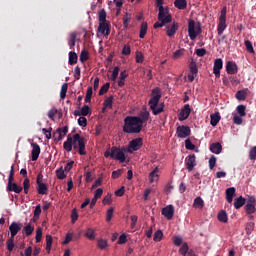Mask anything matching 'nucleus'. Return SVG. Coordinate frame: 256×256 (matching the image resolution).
<instances>
[{
	"instance_id": "nucleus-1",
	"label": "nucleus",
	"mask_w": 256,
	"mask_h": 256,
	"mask_svg": "<svg viewBox=\"0 0 256 256\" xmlns=\"http://www.w3.org/2000/svg\"><path fill=\"white\" fill-rule=\"evenodd\" d=\"M85 145V139L80 134H74L73 137L71 135L67 136V140L63 143V148L67 153H71L74 150L78 151L79 155H87Z\"/></svg>"
},
{
	"instance_id": "nucleus-2",
	"label": "nucleus",
	"mask_w": 256,
	"mask_h": 256,
	"mask_svg": "<svg viewBox=\"0 0 256 256\" xmlns=\"http://www.w3.org/2000/svg\"><path fill=\"white\" fill-rule=\"evenodd\" d=\"M159 101H161V88L156 87L152 89L150 100L148 101V105L153 115H160V113H163L165 109V104H159Z\"/></svg>"
},
{
	"instance_id": "nucleus-3",
	"label": "nucleus",
	"mask_w": 256,
	"mask_h": 256,
	"mask_svg": "<svg viewBox=\"0 0 256 256\" xmlns=\"http://www.w3.org/2000/svg\"><path fill=\"white\" fill-rule=\"evenodd\" d=\"M143 124L139 116H127L124 119L123 131L124 133H141Z\"/></svg>"
},
{
	"instance_id": "nucleus-4",
	"label": "nucleus",
	"mask_w": 256,
	"mask_h": 256,
	"mask_svg": "<svg viewBox=\"0 0 256 256\" xmlns=\"http://www.w3.org/2000/svg\"><path fill=\"white\" fill-rule=\"evenodd\" d=\"M15 168L12 166L9 177H8V191H13L14 193H21L23 191V187L17 185V183H13V180L15 179Z\"/></svg>"
},
{
	"instance_id": "nucleus-5",
	"label": "nucleus",
	"mask_w": 256,
	"mask_h": 256,
	"mask_svg": "<svg viewBox=\"0 0 256 256\" xmlns=\"http://www.w3.org/2000/svg\"><path fill=\"white\" fill-rule=\"evenodd\" d=\"M188 35L191 41H195L198 35H201V25L195 26L194 20L188 22Z\"/></svg>"
},
{
	"instance_id": "nucleus-6",
	"label": "nucleus",
	"mask_w": 256,
	"mask_h": 256,
	"mask_svg": "<svg viewBox=\"0 0 256 256\" xmlns=\"http://www.w3.org/2000/svg\"><path fill=\"white\" fill-rule=\"evenodd\" d=\"M227 29V7L222 8L217 27L218 35H223V31Z\"/></svg>"
},
{
	"instance_id": "nucleus-7",
	"label": "nucleus",
	"mask_w": 256,
	"mask_h": 256,
	"mask_svg": "<svg viewBox=\"0 0 256 256\" xmlns=\"http://www.w3.org/2000/svg\"><path fill=\"white\" fill-rule=\"evenodd\" d=\"M111 159H115V161H120L121 163H125L127 159L125 157V152L121 150V148H117V146H113L111 148Z\"/></svg>"
},
{
	"instance_id": "nucleus-8",
	"label": "nucleus",
	"mask_w": 256,
	"mask_h": 256,
	"mask_svg": "<svg viewBox=\"0 0 256 256\" xmlns=\"http://www.w3.org/2000/svg\"><path fill=\"white\" fill-rule=\"evenodd\" d=\"M158 10H159L158 20L162 21L163 23H171L173 18L169 14V8L160 6V8H158Z\"/></svg>"
},
{
	"instance_id": "nucleus-9",
	"label": "nucleus",
	"mask_w": 256,
	"mask_h": 256,
	"mask_svg": "<svg viewBox=\"0 0 256 256\" xmlns=\"http://www.w3.org/2000/svg\"><path fill=\"white\" fill-rule=\"evenodd\" d=\"M176 135L179 139H187L191 135V128L189 126H178L176 129Z\"/></svg>"
},
{
	"instance_id": "nucleus-10",
	"label": "nucleus",
	"mask_w": 256,
	"mask_h": 256,
	"mask_svg": "<svg viewBox=\"0 0 256 256\" xmlns=\"http://www.w3.org/2000/svg\"><path fill=\"white\" fill-rule=\"evenodd\" d=\"M67 133H69V127L64 126L62 128H58L53 134L54 141L56 143H59V141H63V138L67 135Z\"/></svg>"
},
{
	"instance_id": "nucleus-11",
	"label": "nucleus",
	"mask_w": 256,
	"mask_h": 256,
	"mask_svg": "<svg viewBox=\"0 0 256 256\" xmlns=\"http://www.w3.org/2000/svg\"><path fill=\"white\" fill-rule=\"evenodd\" d=\"M221 69H223V59L217 58L214 61V67H213V73L216 79H219V77H221Z\"/></svg>"
},
{
	"instance_id": "nucleus-12",
	"label": "nucleus",
	"mask_w": 256,
	"mask_h": 256,
	"mask_svg": "<svg viewBox=\"0 0 256 256\" xmlns=\"http://www.w3.org/2000/svg\"><path fill=\"white\" fill-rule=\"evenodd\" d=\"M196 159L197 158H196L195 154H191L186 157L185 166L188 171H193V169H195V165H197Z\"/></svg>"
},
{
	"instance_id": "nucleus-13",
	"label": "nucleus",
	"mask_w": 256,
	"mask_h": 256,
	"mask_svg": "<svg viewBox=\"0 0 256 256\" xmlns=\"http://www.w3.org/2000/svg\"><path fill=\"white\" fill-rule=\"evenodd\" d=\"M190 115H191V106L189 104H186L181 109L178 119L179 121H185L186 119H189Z\"/></svg>"
},
{
	"instance_id": "nucleus-14",
	"label": "nucleus",
	"mask_w": 256,
	"mask_h": 256,
	"mask_svg": "<svg viewBox=\"0 0 256 256\" xmlns=\"http://www.w3.org/2000/svg\"><path fill=\"white\" fill-rule=\"evenodd\" d=\"M238 71L239 67H237V63L233 61H228L226 63V72L228 73V75H237Z\"/></svg>"
},
{
	"instance_id": "nucleus-15",
	"label": "nucleus",
	"mask_w": 256,
	"mask_h": 256,
	"mask_svg": "<svg viewBox=\"0 0 256 256\" xmlns=\"http://www.w3.org/2000/svg\"><path fill=\"white\" fill-rule=\"evenodd\" d=\"M162 215L166 217V219H173V215H175V207L173 205H168L162 209Z\"/></svg>"
},
{
	"instance_id": "nucleus-16",
	"label": "nucleus",
	"mask_w": 256,
	"mask_h": 256,
	"mask_svg": "<svg viewBox=\"0 0 256 256\" xmlns=\"http://www.w3.org/2000/svg\"><path fill=\"white\" fill-rule=\"evenodd\" d=\"M129 147L133 151H139L143 147V138H136L129 142Z\"/></svg>"
},
{
	"instance_id": "nucleus-17",
	"label": "nucleus",
	"mask_w": 256,
	"mask_h": 256,
	"mask_svg": "<svg viewBox=\"0 0 256 256\" xmlns=\"http://www.w3.org/2000/svg\"><path fill=\"white\" fill-rule=\"evenodd\" d=\"M31 147H32V161H37V159H39V155H41V147L39 146V144L33 142L31 143Z\"/></svg>"
},
{
	"instance_id": "nucleus-18",
	"label": "nucleus",
	"mask_w": 256,
	"mask_h": 256,
	"mask_svg": "<svg viewBox=\"0 0 256 256\" xmlns=\"http://www.w3.org/2000/svg\"><path fill=\"white\" fill-rule=\"evenodd\" d=\"M9 231H10V237L15 238L17 233L21 231V223L17 222H12L11 225L9 226Z\"/></svg>"
},
{
	"instance_id": "nucleus-19",
	"label": "nucleus",
	"mask_w": 256,
	"mask_h": 256,
	"mask_svg": "<svg viewBox=\"0 0 256 256\" xmlns=\"http://www.w3.org/2000/svg\"><path fill=\"white\" fill-rule=\"evenodd\" d=\"M138 117L141 120V124L143 125V123H147V121H149L151 118V113L147 111V107H143Z\"/></svg>"
},
{
	"instance_id": "nucleus-20",
	"label": "nucleus",
	"mask_w": 256,
	"mask_h": 256,
	"mask_svg": "<svg viewBox=\"0 0 256 256\" xmlns=\"http://www.w3.org/2000/svg\"><path fill=\"white\" fill-rule=\"evenodd\" d=\"M98 33H101V35H105V37H108V35L111 33V31L109 30V24L107 22L99 23Z\"/></svg>"
},
{
	"instance_id": "nucleus-21",
	"label": "nucleus",
	"mask_w": 256,
	"mask_h": 256,
	"mask_svg": "<svg viewBox=\"0 0 256 256\" xmlns=\"http://www.w3.org/2000/svg\"><path fill=\"white\" fill-rule=\"evenodd\" d=\"M178 30H179L178 23L174 22L172 25L166 26V34L168 37H173Z\"/></svg>"
},
{
	"instance_id": "nucleus-22",
	"label": "nucleus",
	"mask_w": 256,
	"mask_h": 256,
	"mask_svg": "<svg viewBox=\"0 0 256 256\" xmlns=\"http://www.w3.org/2000/svg\"><path fill=\"white\" fill-rule=\"evenodd\" d=\"M36 185H37L36 189H37L38 195H47V193L49 192V188L47 187V184L38 180V184Z\"/></svg>"
},
{
	"instance_id": "nucleus-23",
	"label": "nucleus",
	"mask_w": 256,
	"mask_h": 256,
	"mask_svg": "<svg viewBox=\"0 0 256 256\" xmlns=\"http://www.w3.org/2000/svg\"><path fill=\"white\" fill-rule=\"evenodd\" d=\"M210 151H211V153H215V155H219V153H221V151H223V146L219 142L212 143L210 145Z\"/></svg>"
},
{
	"instance_id": "nucleus-24",
	"label": "nucleus",
	"mask_w": 256,
	"mask_h": 256,
	"mask_svg": "<svg viewBox=\"0 0 256 256\" xmlns=\"http://www.w3.org/2000/svg\"><path fill=\"white\" fill-rule=\"evenodd\" d=\"M233 197H235V187L226 189V200L228 203H233Z\"/></svg>"
},
{
	"instance_id": "nucleus-25",
	"label": "nucleus",
	"mask_w": 256,
	"mask_h": 256,
	"mask_svg": "<svg viewBox=\"0 0 256 256\" xmlns=\"http://www.w3.org/2000/svg\"><path fill=\"white\" fill-rule=\"evenodd\" d=\"M220 121L221 115H219V113L210 115V124L212 125V127H217Z\"/></svg>"
},
{
	"instance_id": "nucleus-26",
	"label": "nucleus",
	"mask_w": 256,
	"mask_h": 256,
	"mask_svg": "<svg viewBox=\"0 0 256 256\" xmlns=\"http://www.w3.org/2000/svg\"><path fill=\"white\" fill-rule=\"evenodd\" d=\"M245 203H246L245 198L243 196H239L234 200V207L235 209H241V207H243Z\"/></svg>"
},
{
	"instance_id": "nucleus-27",
	"label": "nucleus",
	"mask_w": 256,
	"mask_h": 256,
	"mask_svg": "<svg viewBox=\"0 0 256 256\" xmlns=\"http://www.w3.org/2000/svg\"><path fill=\"white\" fill-rule=\"evenodd\" d=\"M174 7L180 10L187 9V0H175Z\"/></svg>"
},
{
	"instance_id": "nucleus-28",
	"label": "nucleus",
	"mask_w": 256,
	"mask_h": 256,
	"mask_svg": "<svg viewBox=\"0 0 256 256\" xmlns=\"http://www.w3.org/2000/svg\"><path fill=\"white\" fill-rule=\"evenodd\" d=\"M235 97L238 101H245V99H247V89L239 90L235 94Z\"/></svg>"
},
{
	"instance_id": "nucleus-29",
	"label": "nucleus",
	"mask_w": 256,
	"mask_h": 256,
	"mask_svg": "<svg viewBox=\"0 0 256 256\" xmlns=\"http://www.w3.org/2000/svg\"><path fill=\"white\" fill-rule=\"evenodd\" d=\"M244 209L247 215H253V213H255L256 211L255 204H251V203H247Z\"/></svg>"
},
{
	"instance_id": "nucleus-30",
	"label": "nucleus",
	"mask_w": 256,
	"mask_h": 256,
	"mask_svg": "<svg viewBox=\"0 0 256 256\" xmlns=\"http://www.w3.org/2000/svg\"><path fill=\"white\" fill-rule=\"evenodd\" d=\"M77 61H78L77 53H75L74 51H70L69 52V65H76Z\"/></svg>"
},
{
	"instance_id": "nucleus-31",
	"label": "nucleus",
	"mask_w": 256,
	"mask_h": 256,
	"mask_svg": "<svg viewBox=\"0 0 256 256\" xmlns=\"http://www.w3.org/2000/svg\"><path fill=\"white\" fill-rule=\"evenodd\" d=\"M218 221H220V223H227V221H229V218L227 216V212L225 211H220L218 213Z\"/></svg>"
},
{
	"instance_id": "nucleus-32",
	"label": "nucleus",
	"mask_w": 256,
	"mask_h": 256,
	"mask_svg": "<svg viewBox=\"0 0 256 256\" xmlns=\"http://www.w3.org/2000/svg\"><path fill=\"white\" fill-rule=\"evenodd\" d=\"M145 35H147V22H143L140 27V39H145Z\"/></svg>"
},
{
	"instance_id": "nucleus-33",
	"label": "nucleus",
	"mask_w": 256,
	"mask_h": 256,
	"mask_svg": "<svg viewBox=\"0 0 256 256\" xmlns=\"http://www.w3.org/2000/svg\"><path fill=\"white\" fill-rule=\"evenodd\" d=\"M76 39H77V33L72 32L70 34V38H69V41H68V45H69L70 49H73V47L75 46Z\"/></svg>"
},
{
	"instance_id": "nucleus-34",
	"label": "nucleus",
	"mask_w": 256,
	"mask_h": 256,
	"mask_svg": "<svg viewBox=\"0 0 256 256\" xmlns=\"http://www.w3.org/2000/svg\"><path fill=\"white\" fill-rule=\"evenodd\" d=\"M189 69L190 73H192L193 75H197V73H199V68H197V62L193 60L189 64Z\"/></svg>"
},
{
	"instance_id": "nucleus-35",
	"label": "nucleus",
	"mask_w": 256,
	"mask_h": 256,
	"mask_svg": "<svg viewBox=\"0 0 256 256\" xmlns=\"http://www.w3.org/2000/svg\"><path fill=\"white\" fill-rule=\"evenodd\" d=\"M179 253L182 256H187V253H189V245L187 244V242H184L182 244V246L179 249Z\"/></svg>"
},
{
	"instance_id": "nucleus-36",
	"label": "nucleus",
	"mask_w": 256,
	"mask_h": 256,
	"mask_svg": "<svg viewBox=\"0 0 256 256\" xmlns=\"http://www.w3.org/2000/svg\"><path fill=\"white\" fill-rule=\"evenodd\" d=\"M30 188H31V181L29 180L28 177H26L23 181V189H24L25 195L29 193Z\"/></svg>"
},
{
	"instance_id": "nucleus-37",
	"label": "nucleus",
	"mask_w": 256,
	"mask_h": 256,
	"mask_svg": "<svg viewBox=\"0 0 256 256\" xmlns=\"http://www.w3.org/2000/svg\"><path fill=\"white\" fill-rule=\"evenodd\" d=\"M53 245V237L51 235L46 236V251L51 253V246Z\"/></svg>"
},
{
	"instance_id": "nucleus-38",
	"label": "nucleus",
	"mask_w": 256,
	"mask_h": 256,
	"mask_svg": "<svg viewBox=\"0 0 256 256\" xmlns=\"http://www.w3.org/2000/svg\"><path fill=\"white\" fill-rule=\"evenodd\" d=\"M68 89H69V85L67 83H64L61 86L60 99H65V97H67V90Z\"/></svg>"
},
{
	"instance_id": "nucleus-39",
	"label": "nucleus",
	"mask_w": 256,
	"mask_h": 256,
	"mask_svg": "<svg viewBox=\"0 0 256 256\" xmlns=\"http://www.w3.org/2000/svg\"><path fill=\"white\" fill-rule=\"evenodd\" d=\"M129 23H131V14L127 13L123 17V27L127 29L129 27Z\"/></svg>"
},
{
	"instance_id": "nucleus-40",
	"label": "nucleus",
	"mask_w": 256,
	"mask_h": 256,
	"mask_svg": "<svg viewBox=\"0 0 256 256\" xmlns=\"http://www.w3.org/2000/svg\"><path fill=\"white\" fill-rule=\"evenodd\" d=\"M103 105L108 109H113V95L106 98Z\"/></svg>"
},
{
	"instance_id": "nucleus-41",
	"label": "nucleus",
	"mask_w": 256,
	"mask_h": 256,
	"mask_svg": "<svg viewBox=\"0 0 256 256\" xmlns=\"http://www.w3.org/2000/svg\"><path fill=\"white\" fill-rule=\"evenodd\" d=\"M24 231L26 234V237H30V235H33V231H35V227H33L31 224H26L24 227Z\"/></svg>"
},
{
	"instance_id": "nucleus-42",
	"label": "nucleus",
	"mask_w": 256,
	"mask_h": 256,
	"mask_svg": "<svg viewBox=\"0 0 256 256\" xmlns=\"http://www.w3.org/2000/svg\"><path fill=\"white\" fill-rule=\"evenodd\" d=\"M204 205H205V202L203 201L202 197H196L194 199V207H198L200 209H203Z\"/></svg>"
},
{
	"instance_id": "nucleus-43",
	"label": "nucleus",
	"mask_w": 256,
	"mask_h": 256,
	"mask_svg": "<svg viewBox=\"0 0 256 256\" xmlns=\"http://www.w3.org/2000/svg\"><path fill=\"white\" fill-rule=\"evenodd\" d=\"M246 109H247V107H245V105L241 104V105L237 106L236 111L240 117H245V115H247V113L245 112Z\"/></svg>"
},
{
	"instance_id": "nucleus-44",
	"label": "nucleus",
	"mask_w": 256,
	"mask_h": 256,
	"mask_svg": "<svg viewBox=\"0 0 256 256\" xmlns=\"http://www.w3.org/2000/svg\"><path fill=\"white\" fill-rule=\"evenodd\" d=\"M85 237H87V239H90V241L95 240V230H93V228H88L85 233Z\"/></svg>"
},
{
	"instance_id": "nucleus-45",
	"label": "nucleus",
	"mask_w": 256,
	"mask_h": 256,
	"mask_svg": "<svg viewBox=\"0 0 256 256\" xmlns=\"http://www.w3.org/2000/svg\"><path fill=\"white\" fill-rule=\"evenodd\" d=\"M99 23H107V12L105 10H101L98 14Z\"/></svg>"
},
{
	"instance_id": "nucleus-46",
	"label": "nucleus",
	"mask_w": 256,
	"mask_h": 256,
	"mask_svg": "<svg viewBox=\"0 0 256 256\" xmlns=\"http://www.w3.org/2000/svg\"><path fill=\"white\" fill-rule=\"evenodd\" d=\"M7 249L10 252L15 249V238L10 236V238L7 240Z\"/></svg>"
},
{
	"instance_id": "nucleus-47",
	"label": "nucleus",
	"mask_w": 256,
	"mask_h": 256,
	"mask_svg": "<svg viewBox=\"0 0 256 256\" xmlns=\"http://www.w3.org/2000/svg\"><path fill=\"white\" fill-rule=\"evenodd\" d=\"M244 45L246 47V51H248V53H255V49H253V43H251V41L246 40L244 42Z\"/></svg>"
},
{
	"instance_id": "nucleus-48",
	"label": "nucleus",
	"mask_w": 256,
	"mask_h": 256,
	"mask_svg": "<svg viewBox=\"0 0 256 256\" xmlns=\"http://www.w3.org/2000/svg\"><path fill=\"white\" fill-rule=\"evenodd\" d=\"M250 161H256V146H252L249 150Z\"/></svg>"
},
{
	"instance_id": "nucleus-49",
	"label": "nucleus",
	"mask_w": 256,
	"mask_h": 256,
	"mask_svg": "<svg viewBox=\"0 0 256 256\" xmlns=\"http://www.w3.org/2000/svg\"><path fill=\"white\" fill-rule=\"evenodd\" d=\"M119 66H115L112 71L111 81H117V77H119Z\"/></svg>"
},
{
	"instance_id": "nucleus-50",
	"label": "nucleus",
	"mask_w": 256,
	"mask_h": 256,
	"mask_svg": "<svg viewBox=\"0 0 256 256\" xmlns=\"http://www.w3.org/2000/svg\"><path fill=\"white\" fill-rule=\"evenodd\" d=\"M173 243L176 247H181L183 245V238L181 236H174Z\"/></svg>"
},
{
	"instance_id": "nucleus-51",
	"label": "nucleus",
	"mask_w": 256,
	"mask_h": 256,
	"mask_svg": "<svg viewBox=\"0 0 256 256\" xmlns=\"http://www.w3.org/2000/svg\"><path fill=\"white\" fill-rule=\"evenodd\" d=\"M59 113V110L52 108L48 111V117L51 119V121H55V116Z\"/></svg>"
},
{
	"instance_id": "nucleus-52",
	"label": "nucleus",
	"mask_w": 256,
	"mask_h": 256,
	"mask_svg": "<svg viewBox=\"0 0 256 256\" xmlns=\"http://www.w3.org/2000/svg\"><path fill=\"white\" fill-rule=\"evenodd\" d=\"M43 237V229L38 227L36 230V243H41V239Z\"/></svg>"
},
{
	"instance_id": "nucleus-53",
	"label": "nucleus",
	"mask_w": 256,
	"mask_h": 256,
	"mask_svg": "<svg viewBox=\"0 0 256 256\" xmlns=\"http://www.w3.org/2000/svg\"><path fill=\"white\" fill-rule=\"evenodd\" d=\"M109 87H111V83H106L104 84L100 90H99V95H105V93H107V91H109Z\"/></svg>"
},
{
	"instance_id": "nucleus-54",
	"label": "nucleus",
	"mask_w": 256,
	"mask_h": 256,
	"mask_svg": "<svg viewBox=\"0 0 256 256\" xmlns=\"http://www.w3.org/2000/svg\"><path fill=\"white\" fill-rule=\"evenodd\" d=\"M56 176L58 179H61V180L65 179V177H67V175H65V170H63V167L56 170Z\"/></svg>"
},
{
	"instance_id": "nucleus-55",
	"label": "nucleus",
	"mask_w": 256,
	"mask_h": 256,
	"mask_svg": "<svg viewBox=\"0 0 256 256\" xmlns=\"http://www.w3.org/2000/svg\"><path fill=\"white\" fill-rule=\"evenodd\" d=\"M80 113L82 114L83 117H87V115H89V113H91V109L89 108L88 105H84L81 108Z\"/></svg>"
},
{
	"instance_id": "nucleus-56",
	"label": "nucleus",
	"mask_w": 256,
	"mask_h": 256,
	"mask_svg": "<svg viewBox=\"0 0 256 256\" xmlns=\"http://www.w3.org/2000/svg\"><path fill=\"white\" fill-rule=\"evenodd\" d=\"M88 59H89V52L83 50V51L80 53V61H81V63H85V61H87Z\"/></svg>"
},
{
	"instance_id": "nucleus-57",
	"label": "nucleus",
	"mask_w": 256,
	"mask_h": 256,
	"mask_svg": "<svg viewBox=\"0 0 256 256\" xmlns=\"http://www.w3.org/2000/svg\"><path fill=\"white\" fill-rule=\"evenodd\" d=\"M163 239V232L161 230H158L154 233L153 240L156 242H159Z\"/></svg>"
},
{
	"instance_id": "nucleus-58",
	"label": "nucleus",
	"mask_w": 256,
	"mask_h": 256,
	"mask_svg": "<svg viewBox=\"0 0 256 256\" xmlns=\"http://www.w3.org/2000/svg\"><path fill=\"white\" fill-rule=\"evenodd\" d=\"M115 211V209L113 207L109 208L107 210V213H106V221L107 223H109L111 221V219H113V212Z\"/></svg>"
},
{
	"instance_id": "nucleus-59",
	"label": "nucleus",
	"mask_w": 256,
	"mask_h": 256,
	"mask_svg": "<svg viewBox=\"0 0 256 256\" xmlns=\"http://www.w3.org/2000/svg\"><path fill=\"white\" fill-rule=\"evenodd\" d=\"M215 165H217V157L212 155L209 159V169H215Z\"/></svg>"
},
{
	"instance_id": "nucleus-60",
	"label": "nucleus",
	"mask_w": 256,
	"mask_h": 256,
	"mask_svg": "<svg viewBox=\"0 0 256 256\" xmlns=\"http://www.w3.org/2000/svg\"><path fill=\"white\" fill-rule=\"evenodd\" d=\"M197 57H205L207 55V50L205 48H198L195 50Z\"/></svg>"
},
{
	"instance_id": "nucleus-61",
	"label": "nucleus",
	"mask_w": 256,
	"mask_h": 256,
	"mask_svg": "<svg viewBox=\"0 0 256 256\" xmlns=\"http://www.w3.org/2000/svg\"><path fill=\"white\" fill-rule=\"evenodd\" d=\"M185 147L186 149H188V151L195 150V145L193 144V142H191L190 139L185 140Z\"/></svg>"
},
{
	"instance_id": "nucleus-62",
	"label": "nucleus",
	"mask_w": 256,
	"mask_h": 256,
	"mask_svg": "<svg viewBox=\"0 0 256 256\" xmlns=\"http://www.w3.org/2000/svg\"><path fill=\"white\" fill-rule=\"evenodd\" d=\"M77 219H79V214L77 213V209L74 208L71 212V221H72V223H76Z\"/></svg>"
},
{
	"instance_id": "nucleus-63",
	"label": "nucleus",
	"mask_w": 256,
	"mask_h": 256,
	"mask_svg": "<svg viewBox=\"0 0 256 256\" xmlns=\"http://www.w3.org/2000/svg\"><path fill=\"white\" fill-rule=\"evenodd\" d=\"M78 125H80V127H87V118L80 116L78 118Z\"/></svg>"
},
{
	"instance_id": "nucleus-64",
	"label": "nucleus",
	"mask_w": 256,
	"mask_h": 256,
	"mask_svg": "<svg viewBox=\"0 0 256 256\" xmlns=\"http://www.w3.org/2000/svg\"><path fill=\"white\" fill-rule=\"evenodd\" d=\"M107 240L99 239L98 240V247L99 249H107Z\"/></svg>"
}]
</instances>
